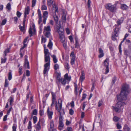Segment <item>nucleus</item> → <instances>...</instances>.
<instances>
[{
  "label": "nucleus",
  "mask_w": 131,
  "mask_h": 131,
  "mask_svg": "<svg viewBox=\"0 0 131 131\" xmlns=\"http://www.w3.org/2000/svg\"><path fill=\"white\" fill-rule=\"evenodd\" d=\"M13 131H16V124H14L13 125Z\"/></svg>",
  "instance_id": "58836bf2"
},
{
  "label": "nucleus",
  "mask_w": 131,
  "mask_h": 131,
  "mask_svg": "<svg viewBox=\"0 0 131 131\" xmlns=\"http://www.w3.org/2000/svg\"><path fill=\"white\" fill-rule=\"evenodd\" d=\"M67 130L68 131H72V128L70 127H68L67 128Z\"/></svg>",
  "instance_id": "774afa93"
},
{
  "label": "nucleus",
  "mask_w": 131,
  "mask_h": 131,
  "mask_svg": "<svg viewBox=\"0 0 131 131\" xmlns=\"http://www.w3.org/2000/svg\"><path fill=\"white\" fill-rule=\"evenodd\" d=\"M81 75L80 77V80L81 82H82L85 79V74L84 72V71H82L81 72Z\"/></svg>",
  "instance_id": "6ab92c4d"
},
{
  "label": "nucleus",
  "mask_w": 131,
  "mask_h": 131,
  "mask_svg": "<svg viewBox=\"0 0 131 131\" xmlns=\"http://www.w3.org/2000/svg\"><path fill=\"white\" fill-rule=\"evenodd\" d=\"M6 60V58H5L4 59L2 58L1 59V62L2 63H5Z\"/></svg>",
  "instance_id": "338daca9"
},
{
  "label": "nucleus",
  "mask_w": 131,
  "mask_h": 131,
  "mask_svg": "<svg viewBox=\"0 0 131 131\" xmlns=\"http://www.w3.org/2000/svg\"><path fill=\"white\" fill-rule=\"evenodd\" d=\"M129 86L125 84L124 85L122 88L120 94L117 96V100L119 101L116 104L115 106H112V108L116 112L120 113L122 112L123 106L125 104V102L121 101H125L127 98V95L129 92Z\"/></svg>",
  "instance_id": "f257e3e1"
},
{
  "label": "nucleus",
  "mask_w": 131,
  "mask_h": 131,
  "mask_svg": "<svg viewBox=\"0 0 131 131\" xmlns=\"http://www.w3.org/2000/svg\"><path fill=\"white\" fill-rule=\"evenodd\" d=\"M75 93L76 95L78 94V91H77V85L76 84L75 85Z\"/></svg>",
  "instance_id": "c03bdc74"
},
{
  "label": "nucleus",
  "mask_w": 131,
  "mask_h": 131,
  "mask_svg": "<svg viewBox=\"0 0 131 131\" xmlns=\"http://www.w3.org/2000/svg\"><path fill=\"white\" fill-rule=\"evenodd\" d=\"M99 53L100 54L99 55V58H102L104 55V53H103V50L101 48H100L99 49Z\"/></svg>",
  "instance_id": "2eb2a0df"
},
{
  "label": "nucleus",
  "mask_w": 131,
  "mask_h": 131,
  "mask_svg": "<svg viewBox=\"0 0 131 131\" xmlns=\"http://www.w3.org/2000/svg\"><path fill=\"white\" fill-rule=\"evenodd\" d=\"M48 6H50L53 3V1L51 0H47Z\"/></svg>",
  "instance_id": "c756f323"
},
{
  "label": "nucleus",
  "mask_w": 131,
  "mask_h": 131,
  "mask_svg": "<svg viewBox=\"0 0 131 131\" xmlns=\"http://www.w3.org/2000/svg\"><path fill=\"white\" fill-rule=\"evenodd\" d=\"M8 75V79L9 80H10L12 79V75L11 72H9Z\"/></svg>",
  "instance_id": "c9c22d12"
},
{
  "label": "nucleus",
  "mask_w": 131,
  "mask_h": 131,
  "mask_svg": "<svg viewBox=\"0 0 131 131\" xmlns=\"http://www.w3.org/2000/svg\"><path fill=\"white\" fill-rule=\"evenodd\" d=\"M39 20L38 21V23L39 24H40V23L42 21V17H39Z\"/></svg>",
  "instance_id": "0e129e2a"
},
{
  "label": "nucleus",
  "mask_w": 131,
  "mask_h": 131,
  "mask_svg": "<svg viewBox=\"0 0 131 131\" xmlns=\"http://www.w3.org/2000/svg\"><path fill=\"white\" fill-rule=\"evenodd\" d=\"M116 80V77H114L112 79V83L113 84L115 82Z\"/></svg>",
  "instance_id": "e2e57ef3"
},
{
  "label": "nucleus",
  "mask_w": 131,
  "mask_h": 131,
  "mask_svg": "<svg viewBox=\"0 0 131 131\" xmlns=\"http://www.w3.org/2000/svg\"><path fill=\"white\" fill-rule=\"evenodd\" d=\"M25 60L24 63V67L28 69L30 68L29 62L27 60L28 57L27 55L25 56Z\"/></svg>",
  "instance_id": "9b49d317"
},
{
  "label": "nucleus",
  "mask_w": 131,
  "mask_h": 131,
  "mask_svg": "<svg viewBox=\"0 0 131 131\" xmlns=\"http://www.w3.org/2000/svg\"><path fill=\"white\" fill-rule=\"evenodd\" d=\"M66 12L64 10L62 11V19L63 21L65 23L66 20Z\"/></svg>",
  "instance_id": "f8f14e48"
},
{
  "label": "nucleus",
  "mask_w": 131,
  "mask_h": 131,
  "mask_svg": "<svg viewBox=\"0 0 131 131\" xmlns=\"http://www.w3.org/2000/svg\"><path fill=\"white\" fill-rule=\"evenodd\" d=\"M113 120L116 122L118 121L119 120V118L116 116H114L113 118Z\"/></svg>",
  "instance_id": "49530a36"
},
{
  "label": "nucleus",
  "mask_w": 131,
  "mask_h": 131,
  "mask_svg": "<svg viewBox=\"0 0 131 131\" xmlns=\"http://www.w3.org/2000/svg\"><path fill=\"white\" fill-rule=\"evenodd\" d=\"M124 128L127 131H129L130 130V128L127 126H125L124 127Z\"/></svg>",
  "instance_id": "864d4df0"
},
{
  "label": "nucleus",
  "mask_w": 131,
  "mask_h": 131,
  "mask_svg": "<svg viewBox=\"0 0 131 131\" xmlns=\"http://www.w3.org/2000/svg\"><path fill=\"white\" fill-rule=\"evenodd\" d=\"M42 40H41V42L42 43L43 42V43H45L46 41V40L45 38H44L43 36H42L41 37Z\"/></svg>",
  "instance_id": "8fccbe9b"
},
{
  "label": "nucleus",
  "mask_w": 131,
  "mask_h": 131,
  "mask_svg": "<svg viewBox=\"0 0 131 131\" xmlns=\"http://www.w3.org/2000/svg\"><path fill=\"white\" fill-rule=\"evenodd\" d=\"M58 8L57 6H56L55 4H54L53 6V10H54L55 12V13L53 15V17L54 20L56 23V25L57 26L58 25V16L56 15V13L58 12Z\"/></svg>",
  "instance_id": "7ed1b4c3"
},
{
  "label": "nucleus",
  "mask_w": 131,
  "mask_h": 131,
  "mask_svg": "<svg viewBox=\"0 0 131 131\" xmlns=\"http://www.w3.org/2000/svg\"><path fill=\"white\" fill-rule=\"evenodd\" d=\"M64 126V124L63 122L61 121H59V129L61 130L63 128Z\"/></svg>",
  "instance_id": "f3484780"
},
{
  "label": "nucleus",
  "mask_w": 131,
  "mask_h": 131,
  "mask_svg": "<svg viewBox=\"0 0 131 131\" xmlns=\"http://www.w3.org/2000/svg\"><path fill=\"white\" fill-rule=\"evenodd\" d=\"M29 9L28 7H27V8H26L25 12H24V18H25L26 17V15H28L29 14Z\"/></svg>",
  "instance_id": "412c9836"
},
{
  "label": "nucleus",
  "mask_w": 131,
  "mask_h": 131,
  "mask_svg": "<svg viewBox=\"0 0 131 131\" xmlns=\"http://www.w3.org/2000/svg\"><path fill=\"white\" fill-rule=\"evenodd\" d=\"M31 123L30 121H29V122L28 124V129H30L31 128Z\"/></svg>",
  "instance_id": "79ce46f5"
},
{
  "label": "nucleus",
  "mask_w": 131,
  "mask_h": 131,
  "mask_svg": "<svg viewBox=\"0 0 131 131\" xmlns=\"http://www.w3.org/2000/svg\"><path fill=\"white\" fill-rule=\"evenodd\" d=\"M116 126L118 129H120L121 127V125L118 123H117Z\"/></svg>",
  "instance_id": "bf43d9fd"
},
{
  "label": "nucleus",
  "mask_w": 131,
  "mask_h": 131,
  "mask_svg": "<svg viewBox=\"0 0 131 131\" xmlns=\"http://www.w3.org/2000/svg\"><path fill=\"white\" fill-rule=\"evenodd\" d=\"M105 6L106 9H108L112 12H116L117 9L116 4L112 5L111 4L109 3L106 4Z\"/></svg>",
  "instance_id": "f03ea898"
},
{
  "label": "nucleus",
  "mask_w": 131,
  "mask_h": 131,
  "mask_svg": "<svg viewBox=\"0 0 131 131\" xmlns=\"http://www.w3.org/2000/svg\"><path fill=\"white\" fill-rule=\"evenodd\" d=\"M50 30V26H48L47 27L45 26L44 27L43 32H49Z\"/></svg>",
  "instance_id": "a211bd4d"
},
{
  "label": "nucleus",
  "mask_w": 131,
  "mask_h": 131,
  "mask_svg": "<svg viewBox=\"0 0 131 131\" xmlns=\"http://www.w3.org/2000/svg\"><path fill=\"white\" fill-rule=\"evenodd\" d=\"M33 119L34 121V124H35L37 121V117L36 116H34L33 117Z\"/></svg>",
  "instance_id": "603ef678"
},
{
  "label": "nucleus",
  "mask_w": 131,
  "mask_h": 131,
  "mask_svg": "<svg viewBox=\"0 0 131 131\" xmlns=\"http://www.w3.org/2000/svg\"><path fill=\"white\" fill-rule=\"evenodd\" d=\"M36 31V30L35 27V25H33L32 26V27H30L29 30V33L30 34V37H31L32 36L33 34Z\"/></svg>",
  "instance_id": "1a4fd4ad"
},
{
  "label": "nucleus",
  "mask_w": 131,
  "mask_h": 131,
  "mask_svg": "<svg viewBox=\"0 0 131 131\" xmlns=\"http://www.w3.org/2000/svg\"><path fill=\"white\" fill-rule=\"evenodd\" d=\"M50 56H45V62L47 63H50Z\"/></svg>",
  "instance_id": "aec40b11"
},
{
  "label": "nucleus",
  "mask_w": 131,
  "mask_h": 131,
  "mask_svg": "<svg viewBox=\"0 0 131 131\" xmlns=\"http://www.w3.org/2000/svg\"><path fill=\"white\" fill-rule=\"evenodd\" d=\"M44 53L45 54V56H49L50 53L49 52L48 49H45V50H44Z\"/></svg>",
  "instance_id": "5701e85b"
},
{
  "label": "nucleus",
  "mask_w": 131,
  "mask_h": 131,
  "mask_svg": "<svg viewBox=\"0 0 131 131\" xmlns=\"http://www.w3.org/2000/svg\"><path fill=\"white\" fill-rule=\"evenodd\" d=\"M123 21V20L118 19L117 22V25H120L122 23Z\"/></svg>",
  "instance_id": "4c0bfd02"
},
{
  "label": "nucleus",
  "mask_w": 131,
  "mask_h": 131,
  "mask_svg": "<svg viewBox=\"0 0 131 131\" xmlns=\"http://www.w3.org/2000/svg\"><path fill=\"white\" fill-rule=\"evenodd\" d=\"M60 80L63 84H66V79L65 78H62Z\"/></svg>",
  "instance_id": "393cba45"
},
{
  "label": "nucleus",
  "mask_w": 131,
  "mask_h": 131,
  "mask_svg": "<svg viewBox=\"0 0 131 131\" xmlns=\"http://www.w3.org/2000/svg\"><path fill=\"white\" fill-rule=\"evenodd\" d=\"M51 56L53 58L54 63H56L57 61V60L56 56L55 55H51Z\"/></svg>",
  "instance_id": "b1692460"
},
{
  "label": "nucleus",
  "mask_w": 131,
  "mask_h": 131,
  "mask_svg": "<svg viewBox=\"0 0 131 131\" xmlns=\"http://www.w3.org/2000/svg\"><path fill=\"white\" fill-rule=\"evenodd\" d=\"M58 102L59 107L57 110L59 113L60 115H62L64 114V110L62 109V100L61 99H59L58 100Z\"/></svg>",
  "instance_id": "20e7f679"
},
{
  "label": "nucleus",
  "mask_w": 131,
  "mask_h": 131,
  "mask_svg": "<svg viewBox=\"0 0 131 131\" xmlns=\"http://www.w3.org/2000/svg\"><path fill=\"white\" fill-rule=\"evenodd\" d=\"M8 82L7 80V79H5V81L4 86L5 87H7L8 86Z\"/></svg>",
  "instance_id": "ea45409f"
},
{
  "label": "nucleus",
  "mask_w": 131,
  "mask_h": 131,
  "mask_svg": "<svg viewBox=\"0 0 131 131\" xmlns=\"http://www.w3.org/2000/svg\"><path fill=\"white\" fill-rule=\"evenodd\" d=\"M52 43L51 42L50 40V41L49 42L48 44V45L47 47L49 48V49H51L52 48Z\"/></svg>",
  "instance_id": "bb28decb"
},
{
  "label": "nucleus",
  "mask_w": 131,
  "mask_h": 131,
  "mask_svg": "<svg viewBox=\"0 0 131 131\" xmlns=\"http://www.w3.org/2000/svg\"><path fill=\"white\" fill-rule=\"evenodd\" d=\"M32 114L34 115H36L37 114V111L36 109H34L33 111Z\"/></svg>",
  "instance_id": "3c124183"
},
{
  "label": "nucleus",
  "mask_w": 131,
  "mask_h": 131,
  "mask_svg": "<svg viewBox=\"0 0 131 131\" xmlns=\"http://www.w3.org/2000/svg\"><path fill=\"white\" fill-rule=\"evenodd\" d=\"M10 100L9 101L10 104L11 105L12 104L13 99L12 97H10Z\"/></svg>",
  "instance_id": "5fc2aeb1"
},
{
  "label": "nucleus",
  "mask_w": 131,
  "mask_h": 131,
  "mask_svg": "<svg viewBox=\"0 0 131 131\" xmlns=\"http://www.w3.org/2000/svg\"><path fill=\"white\" fill-rule=\"evenodd\" d=\"M109 63V60L108 58H106L104 61V65L106 68L105 69V72L104 73V74H106L109 71L108 68Z\"/></svg>",
  "instance_id": "0eeeda50"
},
{
  "label": "nucleus",
  "mask_w": 131,
  "mask_h": 131,
  "mask_svg": "<svg viewBox=\"0 0 131 131\" xmlns=\"http://www.w3.org/2000/svg\"><path fill=\"white\" fill-rule=\"evenodd\" d=\"M6 20L5 19H4L3 20L2 22V23L1 24V25H4L6 23Z\"/></svg>",
  "instance_id": "09e8293b"
},
{
  "label": "nucleus",
  "mask_w": 131,
  "mask_h": 131,
  "mask_svg": "<svg viewBox=\"0 0 131 131\" xmlns=\"http://www.w3.org/2000/svg\"><path fill=\"white\" fill-rule=\"evenodd\" d=\"M59 65L57 64H55L54 66V68L56 70H57V69H59Z\"/></svg>",
  "instance_id": "a18cd8bd"
},
{
  "label": "nucleus",
  "mask_w": 131,
  "mask_h": 131,
  "mask_svg": "<svg viewBox=\"0 0 131 131\" xmlns=\"http://www.w3.org/2000/svg\"><path fill=\"white\" fill-rule=\"evenodd\" d=\"M48 14V12L47 11H45L43 13V18H47Z\"/></svg>",
  "instance_id": "cd10ccee"
},
{
  "label": "nucleus",
  "mask_w": 131,
  "mask_h": 131,
  "mask_svg": "<svg viewBox=\"0 0 131 131\" xmlns=\"http://www.w3.org/2000/svg\"><path fill=\"white\" fill-rule=\"evenodd\" d=\"M9 48H7L4 51V53L5 54V56L6 55V53H8L9 52Z\"/></svg>",
  "instance_id": "2f4dec72"
},
{
  "label": "nucleus",
  "mask_w": 131,
  "mask_h": 131,
  "mask_svg": "<svg viewBox=\"0 0 131 131\" xmlns=\"http://www.w3.org/2000/svg\"><path fill=\"white\" fill-rule=\"evenodd\" d=\"M64 78L68 80H71V77L68 76V74L67 73L65 75Z\"/></svg>",
  "instance_id": "c85d7f7f"
},
{
  "label": "nucleus",
  "mask_w": 131,
  "mask_h": 131,
  "mask_svg": "<svg viewBox=\"0 0 131 131\" xmlns=\"http://www.w3.org/2000/svg\"><path fill=\"white\" fill-rule=\"evenodd\" d=\"M47 9V7L45 5H43L42 6L41 9L42 10H46Z\"/></svg>",
  "instance_id": "473e14b6"
},
{
  "label": "nucleus",
  "mask_w": 131,
  "mask_h": 131,
  "mask_svg": "<svg viewBox=\"0 0 131 131\" xmlns=\"http://www.w3.org/2000/svg\"><path fill=\"white\" fill-rule=\"evenodd\" d=\"M30 74V73L29 71L28 70H27L26 71V75L27 76H29Z\"/></svg>",
  "instance_id": "13d9d810"
},
{
  "label": "nucleus",
  "mask_w": 131,
  "mask_h": 131,
  "mask_svg": "<svg viewBox=\"0 0 131 131\" xmlns=\"http://www.w3.org/2000/svg\"><path fill=\"white\" fill-rule=\"evenodd\" d=\"M103 104V102L102 101H100L98 103V106L99 107L101 106Z\"/></svg>",
  "instance_id": "4d7b16f0"
},
{
  "label": "nucleus",
  "mask_w": 131,
  "mask_h": 131,
  "mask_svg": "<svg viewBox=\"0 0 131 131\" xmlns=\"http://www.w3.org/2000/svg\"><path fill=\"white\" fill-rule=\"evenodd\" d=\"M60 75L59 73L57 74L56 75V78H57V79L59 80V81H60Z\"/></svg>",
  "instance_id": "37998d69"
},
{
  "label": "nucleus",
  "mask_w": 131,
  "mask_h": 131,
  "mask_svg": "<svg viewBox=\"0 0 131 131\" xmlns=\"http://www.w3.org/2000/svg\"><path fill=\"white\" fill-rule=\"evenodd\" d=\"M56 29L57 31L58 32L60 36L63 35V29L61 27V21L59 22V24L57 26Z\"/></svg>",
  "instance_id": "423d86ee"
},
{
  "label": "nucleus",
  "mask_w": 131,
  "mask_h": 131,
  "mask_svg": "<svg viewBox=\"0 0 131 131\" xmlns=\"http://www.w3.org/2000/svg\"><path fill=\"white\" fill-rule=\"evenodd\" d=\"M21 13L19 11H18L17 12V15L18 17H20L21 15Z\"/></svg>",
  "instance_id": "052dcab7"
},
{
  "label": "nucleus",
  "mask_w": 131,
  "mask_h": 131,
  "mask_svg": "<svg viewBox=\"0 0 131 131\" xmlns=\"http://www.w3.org/2000/svg\"><path fill=\"white\" fill-rule=\"evenodd\" d=\"M75 60V58H71V65L74 64Z\"/></svg>",
  "instance_id": "f704fd0d"
},
{
  "label": "nucleus",
  "mask_w": 131,
  "mask_h": 131,
  "mask_svg": "<svg viewBox=\"0 0 131 131\" xmlns=\"http://www.w3.org/2000/svg\"><path fill=\"white\" fill-rule=\"evenodd\" d=\"M41 126L40 125V120H39L35 128L37 131H39L41 130Z\"/></svg>",
  "instance_id": "ddd939ff"
},
{
  "label": "nucleus",
  "mask_w": 131,
  "mask_h": 131,
  "mask_svg": "<svg viewBox=\"0 0 131 131\" xmlns=\"http://www.w3.org/2000/svg\"><path fill=\"white\" fill-rule=\"evenodd\" d=\"M74 111L72 109L70 110L69 111V114L71 115H73L74 113Z\"/></svg>",
  "instance_id": "de8ad7c7"
},
{
  "label": "nucleus",
  "mask_w": 131,
  "mask_h": 131,
  "mask_svg": "<svg viewBox=\"0 0 131 131\" xmlns=\"http://www.w3.org/2000/svg\"><path fill=\"white\" fill-rule=\"evenodd\" d=\"M38 17H41V12L39 9H38Z\"/></svg>",
  "instance_id": "680f3d73"
},
{
  "label": "nucleus",
  "mask_w": 131,
  "mask_h": 131,
  "mask_svg": "<svg viewBox=\"0 0 131 131\" xmlns=\"http://www.w3.org/2000/svg\"><path fill=\"white\" fill-rule=\"evenodd\" d=\"M91 2L90 0H88V7L89 8L90 6V3Z\"/></svg>",
  "instance_id": "69168bd1"
},
{
  "label": "nucleus",
  "mask_w": 131,
  "mask_h": 131,
  "mask_svg": "<svg viewBox=\"0 0 131 131\" xmlns=\"http://www.w3.org/2000/svg\"><path fill=\"white\" fill-rule=\"evenodd\" d=\"M50 63H46L44 65V69L43 70V73L44 74H46L48 71L49 68Z\"/></svg>",
  "instance_id": "9d476101"
},
{
  "label": "nucleus",
  "mask_w": 131,
  "mask_h": 131,
  "mask_svg": "<svg viewBox=\"0 0 131 131\" xmlns=\"http://www.w3.org/2000/svg\"><path fill=\"white\" fill-rule=\"evenodd\" d=\"M22 69L21 67H20L19 68V72L20 75H21L23 73Z\"/></svg>",
  "instance_id": "a19ab883"
},
{
  "label": "nucleus",
  "mask_w": 131,
  "mask_h": 131,
  "mask_svg": "<svg viewBox=\"0 0 131 131\" xmlns=\"http://www.w3.org/2000/svg\"><path fill=\"white\" fill-rule=\"evenodd\" d=\"M47 113L49 118L50 119L51 118H52V116L53 114V112L49 110V108H48Z\"/></svg>",
  "instance_id": "4468645a"
},
{
  "label": "nucleus",
  "mask_w": 131,
  "mask_h": 131,
  "mask_svg": "<svg viewBox=\"0 0 131 131\" xmlns=\"http://www.w3.org/2000/svg\"><path fill=\"white\" fill-rule=\"evenodd\" d=\"M128 8V7L125 4H123L121 5V8L123 10H126Z\"/></svg>",
  "instance_id": "a878e982"
},
{
  "label": "nucleus",
  "mask_w": 131,
  "mask_h": 131,
  "mask_svg": "<svg viewBox=\"0 0 131 131\" xmlns=\"http://www.w3.org/2000/svg\"><path fill=\"white\" fill-rule=\"evenodd\" d=\"M36 0H32V7H34L35 5V4L36 3Z\"/></svg>",
  "instance_id": "e433bc0d"
},
{
  "label": "nucleus",
  "mask_w": 131,
  "mask_h": 131,
  "mask_svg": "<svg viewBox=\"0 0 131 131\" xmlns=\"http://www.w3.org/2000/svg\"><path fill=\"white\" fill-rule=\"evenodd\" d=\"M52 97V102L51 105V106L52 107L53 106L54 104H55L56 109H57L58 107V106L59 105L58 104H58L56 101V95L53 92H51Z\"/></svg>",
  "instance_id": "39448f33"
},
{
  "label": "nucleus",
  "mask_w": 131,
  "mask_h": 131,
  "mask_svg": "<svg viewBox=\"0 0 131 131\" xmlns=\"http://www.w3.org/2000/svg\"><path fill=\"white\" fill-rule=\"evenodd\" d=\"M70 56L72 58H75V57L74 55V53L73 52H72L70 54Z\"/></svg>",
  "instance_id": "6e6d98bb"
},
{
  "label": "nucleus",
  "mask_w": 131,
  "mask_h": 131,
  "mask_svg": "<svg viewBox=\"0 0 131 131\" xmlns=\"http://www.w3.org/2000/svg\"><path fill=\"white\" fill-rule=\"evenodd\" d=\"M6 8L9 10L11 9V4L10 3H8L7 5Z\"/></svg>",
  "instance_id": "72a5a7b5"
},
{
  "label": "nucleus",
  "mask_w": 131,
  "mask_h": 131,
  "mask_svg": "<svg viewBox=\"0 0 131 131\" xmlns=\"http://www.w3.org/2000/svg\"><path fill=\"white\" fill-rule=\"evenodd\" d=\"M119 29L118 28L115 27L114 30L113 34L112 35V39L113 40H116L115 37L118 36Z\"/></svg>",
  "instance_id": "6e6552de"
},
{
  "label": "nucleus",
  "mask_w": 131,
  "mask_h": 131,
  "mask_svg": "<svg viewBox=\"0 0 131 131\" xmlns=\"http://www.w3.org/2000/svg\"><path fill=\"white\" fill-rule=\"evenodd\" d=\"M46 36L47 37H49L50 36V33L49 32H44Z\"/></svg>",
  "instance_id": "7c9ffc66"
},
{
  "label": "nucleus",
  "mask_w": 131,
  "mask_h": 131,
  "mask_svg": "<svg viewBox=\"0 0 131 131\" xmlns=\"http://www.w3.org/2000/svg\"><path fill=\"white\" fill-rule=\"evenodd\" d=\"M54 126V125L53 121H51L50 124V130H51L52 131H57L56 129H53Z\"/></svg>",
  "instance_id": "dca6fc26"
},
{
  "label": "nucleus",
  "mask_w": 131,
  "mask_h": 131,
  "mask_svg": "<svg viewBox=\"0 0 131 131\" xmlns=\"http://www.w3.org/2000/svg\"><path fill=\"white\" fill-rule=\"evenodd\" d=\"M60 38L61 42H63L65 40L64 36L63 35L60 36Z\"/></svg>",
  "instance_id": "4be33fe9"
}]
</instances>
